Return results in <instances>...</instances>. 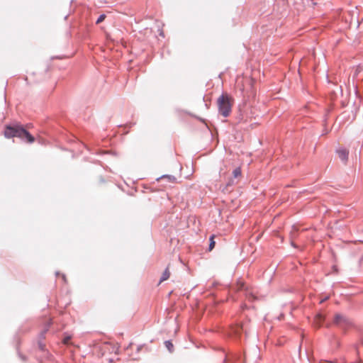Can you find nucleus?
<instances>
[{"instance_id":"1","label":"nucleus","mask_w":363,"mask_h":363,"mask_svg":"<svg viewBox=\"0 0 363 363\" xmlns=\"http://www.w3.org/2000/svg\"><path fill=\"white\" fill-rule=\"evenodd\" d=\"M4 135L7 138L13 137L19 138L22 140H26L29 143L35 141L34 138L21 125H8L5 127Z\"/></svg>"},{"instance_id":"2","label":"nucleus","mask_w":363,"mask_h":363,"mask_svg":"<svg viewBox=\"0 0 363 363\" xmlns=\"http://www.w3.org/2000/svg\"><path fill=\"white\" fill-rule=\"evenodd\" d=\"M233 104V98L226 93L220 95L217 99L218 112L223 117H228L230 114Z\"/></svg>"},{"instance_id":"3","label":"nucleus","mask_w":363,"mask_h":363,"mask_svg":"<svg viewBox=\"0 0 363 363\" xmlns=\"http://www.w3.org/2000/svg\"><path fill=\"white\" fill-rule=\"evenodd\" d=\"M333 324L338 328L345 330L352 325V321L342 314H335L333 319Z\"/></svg>"},{"instance_id":"4","label":"nucleus","mask_w":363,"mask_h":363,"mask_svg":"<svg viewBox=\"0 0 363 363\" xmlns=\"http://www.w3.org/2000/svg\"><path fill=\"white\" fill-rule=\"evenodd\" d=\"M229 337L231 338H247V336L245 333V336L242 337V328L240 325H236L230 328L229 332Z\"/></svg>"},{"instance_id":"5","label":"nucleus","mask_w":363,"mask_h":363,"mask_svg":"<svg viewBox=\"0 0 363 363\" xmlns=\"http://www.w3.org/2000/svg\"><path fill=\"white\" fill-rule=\"evenodd\" d=\"M339 158L344 162L346 163L348 160L349 151L346 149L341 148L337 150Z\"/></svg>"},{"instance_id":"6","label":"nucleus","mask_w":363,"mask_h":363,"mask_svg":"<svg viewBox=\"0 0 363 363\" xmlns=\"http://www.w3.org/2000/svg\"><path fill=\"white\" fill-rule=\"evenodd\" d=\"M324 320L325 316L322 313H318L314 318L313 325L317 328L320 327Z\"/></svg>"},{"instance_id":"7","label":"nucleus","mask_w":363,"mask_h":363,"mask_svg":"<svg viewBox=\"0 0 363 363\" xmlns=\"http://www.w3.org/2000/svg\"><path fill=\"white\" fill-rule=\"evenodd\" d=\"M170 272L168 268H167L164 272L162 273L161 277L160 282L167 280L169 278Z\"/></svg>"},{"instance_id":"8","label":"nucleus","mask_w":363,"mask_h":363,"mask_svg":"<svg viewBox=\"0 0 363 363\" xmlns=\"http://www.w3.org/2000/svg\"><path fill=\"white\" fill-rule=\"evenodd\" d=\"M233 174L234 178H238L241 176V169L240 168L238 167L233 172Z\"/></svg>"},{"instance_id":"9","label":"nucleus","mask_w":363,"mask_h":363,"mask_svg":"<svg viewBox=\"0 0 363 363\" xmlns=\"http://www.w3.org/2000/svg\"><path fill=\"white\" fill-rule=\"evenodd\" d=\"M215 246L214 235L210 238L209 251H211Z\"/></svg>"},{"instance_id":"10","label":"nucleus","mask_w":363,"mask_h":363,"mask_svg":"<svg viewBox=\"0 0 363 363\" xmlns=\"http://www.w3.org/2000/svg\"><path fill=\"white\" fill-rule=\"evenodd\" d=\"M105 18H106L105 14L100 15L96 21V24H99L100 23L103 22L105 20Z\"/></svg>"},{"instance_id":"11","label":"nucleus","mask_w":363,"mask_h":363,"mask_svg":"<svg viewBox=\"0 0 363 363\" xmlns=\"http://www.w3.org/2000/svg\"><path fill=\"white\" fill-rule=\"evenodd\" d=\"M165 345L169 352H172L173 345L172 342H165Z\"/></svg>"},{"instance_id":"12","label":"nucleus","mask_w":363,"mask_h":363,"mask_svg":"<svg viewBox=\"0 0 363 363\" xmlns=\"http://www.w3.org/2000/svg\"><path fill=\"white\" fill-rule=\"evenodd\" d=\"M245 289V283L242 281H239L238 283V290Z\"/></svg>"},{"instance_id":"13","label":"nucleus","mask_w":363,"mask_h":363,"mask_svg":"<svg viewBox=\"0 0 363 363\" xmlns=\"http://www.w3.org/2000/svg\"><path fill=\"white\" fill-rule=\"evenodd\" d=\"M247 298L250 299V298H252V299H254L255 297L254 296L250 293L249 294L247 295Z\"/></svg>"},{"instance_id":"14","label":"nucleus","mask_w":363,"mask_h":363,"mask_svg":"<svg viewBox=\"0 0 363 363\" xmlns=\"http://www.w3.org/2000/svg\"><path fill=\"white\" fill-rule=\"evenodd\" d=\"M71 338H72L71 336H68V337H65L63 340H65V341L70 340Z\"/></svg>"},{"instance_id":"15","label":"nucleus","mask_w":363,"mask_h":363,"mask_svg":"<svg viewBox=\"0 0 363 363\" xmlns=\"http://www.w3.org/2000/svg\"><path fill=\"white\" fill-rule=\"evenodd\" d=\"M327 299H328V296H327V297H325V298L322 299V300L320 301V303H323L325 301H326Z\"/></svg>"},{"instance_id":"16","label":"nucleus","mask_w":363,"mask_h":363,"mask_svg":"<svg viewBox=\"0 0 363 363\" xmlns=\"http://www.w3.org/2000/svg\"><path fill=\"white\" fill-rule=\"evenodd\" d=\"M62 279L65 281V276L62 275Z\"/></svg>"}]
</instances>
